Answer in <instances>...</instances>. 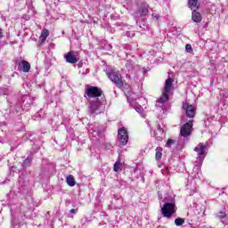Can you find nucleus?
<instances>
[{"instance_id":"17","label":"nucleus","mask_w":228,"mask_h":228,"mask_svg":"<svg viewBox=\"0 0 228 228\" xmlns=\"http://www.w3.org/2000/svg\"><path fill=\"white\" fill-rule=\"evenodd\" d=\"M90 134H93V136H98V138H102V136H104V132L101 129H91Z\"/></svg>"},{"instance_id":"28","label":"nucleus","mask_w":228,"mask_h":228,"mask_svg":"<svg viewBox=\"0 0 228 228\" xmlns=\"http://www.w3.org/2000/svg\"><path fill=\"white\" fill-rule=\"evenodd\" d=\"M12 225L13 228L20 227V224H17V223L15 222V219H12Z\"/></svg>"},{"instance_id":"10","label":"nucleus","mask_w":228,"mask_h":228,"mask_svg":"<svg viewBox=\"0 0 228 228\" xmlns=\"http://www.w3.org/2000/svg\"><path fill=\"white\" fill-rule=\"evenodd\" d=\"M138 12L141 17H145V15L149 13V4H147L146 2H142L141 4V6L139 7Z\"/></svg>"},{"instance_id":"13","label":"nucleus","mask_w":228,"mask_h":228,"mask_svg":"<svg viewBox=\"0 0 228 228\" xmlns=\"http://www.w3.org/2000/svg\"><path fill=\"white\" fill-rule=\"evenodd\" d=\"M19 67L22 72H28L31 69V65L29 62H28V61H21L19 63Z\"/></svg>"},{"instance_id":"21","label":"nucleus","mask_w":228,"mask_h":228,"mask_svg":"<svg viewBox=\"0 0 228 228\" xmlns=\"http://www.w3.org/2000/svg\"><path fill=\"white\" fill-rule=\"evenodd\" d=\"M134 108L135 111H137V113H140V115H142V117H145V115H143V108H142L140 104H135Z\"/></svg>"},{"instance_id":"27","label":"nucleus","mask_w":228,"mask_h":228,"mask_svg":"<svg viewBox=\"0 0 228 228\" xmlns=\"http://www.w3.org/2000/svg\"><path fill=\"white\" fill-rule=\"evenodd\" d=\"M185 51H186V53H191V51H192L191 45H186Z\"/></svg>"},{"instance_id":"23","label":"nucleus","mask_w":228,"mask_h":228,"mask_svg":"<svg viewBox=\"0 0 228 228\" xmlns=\"http://www.w3.org/2000/svg\"><path fill=\"white\" fill-rule=\"evenodd\" d=\"M175 225L177 226H181L183 225V224H184V219L181 218V217H178L175 220Z\"/></svg>"},{"instance_id":"29","label":"nucleus","mask_w":228,"mask_h":228,"mask_svg":"<svg viewBox=\"0 0 228 228\" xmlns=\"http://www.w3.org/2000/svg\"><path fill=\"white\" fill-rule=\"evenodd\" d=\"M19 184H20V186H22L24 184V177L23 176H20Z\"/></svg>"},{"instance_id":"15","label":"nucleus","mask_w":228,"mask_h":228,"mask_svg":"<svg viewBox=\"0 0 228 228\" xmlns=\"http://www.w3.org/2000/svg\"><path fill=\"white\" fill-rule=\"evenodd\" d=\"M187 190L190 191V195L197 193V182L191 181V183L187 184Z\"/></svg>"},{"instance_id":"19","label":"nucleus","mask_w":228,"mask_h":228,"mask_svg":"<svg viewBox=\"0 0 228 228\" xmlns=\"http://www.w3.org/2000/svg\"><path fill=\"white\" fill-rule=\"evenodd\" d=\"M126 70H128V72H130V70H133V69H134V62L131 60L126 61Z\"/></svg>"},{"instance_id":"37","label":"nucleus","mask_w":228,"mask_h":228,"mask_svg":"<svg viewBox=\"0 0 228 228\" xmlns=\"http://www.w3.org/2000/svg\"><path fill=\"white\" fill-rule=\"evenodd\" d=\"M26 99H28V96H25Z\"/></svg>"},{"instance_id":"31","label":"nucleus","mask_w":228,"mask_h":228,"mask_svg":"<svg viewBox=\"0 0 228 228\" xmlns=\"http://www.w3.org/2000/svg\"><path fill=\"white\" fill-rule=\"evenodd\" d=\"M76 211H77L76 209L72 208V209L69 210V213L71 215H76Z\"/></svg>"},{"instance_id":"11","label":"nucleus","mask_w":228,"mask_h":228,"mask_svg":"<svg viewBox=\"0 0 228 228\" xmlns=\"http://www.w3.org/2000/svg\"><path fill=\"white\" fill-rule=\"evenodd\" d=\"M67 63H77V58L75 52H69L65 55Z\"/></svg>"},{"instance_id":"34","label":"nucleus","mask_w":228,"mask_h":228,"mask_svg":"<svg viewBox=\"0 0 228 228\" xmlns=\"http://www.w3.org/2000/svg\"><path fill=\"white\" fill-rule=\"evenodd\" d=\"M140 28H142V29H145V28H147V25H143V27H142V25H140Z\"/></svg>"},{"instance_id":"33","label":"nucleus","mask_w":228,"mask_h":228,"mask_svg":"<svg viewBox=\"0 0 228 228\" xmlns=\"http://www.w3.org/2000/svg\"><path fill=\"white\" fill-rule=\"evenodd\" d=\"M0 38H3V29L0 28Z\"/></svg>"},{"instance_id":"16","label":"nucleus","mask_w":228,"mask_h":228,"mask_svg":"<svg viewBox=\"0 0 228 228\" xmlns=\"http://www.w3.org/2000/svg\"><path fill=\"white\" fill-rule=\"evenodd\" d=\"M47 37H49V30L48 29H44L41 33V36L39 37V40L41 44H45V40L47 39Z\"/></svg>"},{"instance_id":"22","label":"nucleus","mask_w":228,"mask_h":228,"mask_svg":"<svg viewBox=\"0 0 228 228\" xmlns=\"http://www.w3.org/2000/svg\"><path fill=\"white\" fill-rule=\"evenodd\" d=\"M31 161H33V158L31 156L28 157L22 163V167H29Z\"/></svg>"},{"instance_id":"3","label":"nucleus","mask_w":228,"mask_h":228,"mask_svg":"<svg viewBox=\"0 0 228 228\" xmlns=\"http://www.w3.org/2000/svg\"><path fill=\"white\" fill-rule=\"evenodd\" d=\"M206 149H208V146L202 142H200L199 145L194 148L195 152L198 153V157L196 165L193 167L192 172L191 173V179H200L202 177V172H200V166L204 161V158H206V155H204V152H206Z\"/></svg>"},{"instance_id":"35","label":"nucleus","mask_w":228,"mask_h":228,"mask_svg":"<svg viewBox=\"0 0 228 228\" xmlns=\"http://www.w3.org/2000/svg\"><path fill=\"white\" fill-rule=\"evenodd\" d=\"M158 195H159L160 200L163 199V198H161V192L160 191L158 192Z\"/></svg>"},{"instance_id":"4","label":"nucleus","mask_w":228,"mask_h":228,"mask_svg":"<svg viewBox=\"0 0 228 228\" xmlns=\"http://www.w3.org/2000/svg\"><path fill=\"white\" fill-rule=\"evenodd\" d=\"M191 133H193V120H190L185 123L180 129V140L178 143L180 145H184L186 142H188L190 136H191Z\"/></svg>"},{"instance_id":"7","label":"nucleus","mask_w":228,"mask_h":228,"mask_svg":"<svg viewBox=\"0 0 228 228\" xmlns=\"http://www.w3.org/2000/svg\"><path fill=\"white\" fill-rule=\"evenodd\" d=\"M118 142L119 145H127V142H129V133L124 126L118 131Z\"/></svg>"},{"instance_id":"18","label":"nucleus","mask_w":228,"mask_h":228,"mask_svg":"<svg viewBox=\"0 0 228 228\" xmlns=\"http://www.w3.org/2000/svg\"><path fill=\"white\" fill-rule=\"evenodd\" d=\"M66 183L69 186H76V179H74V176L72 175L67 176Z\"/></svg>"},{"instance_id":"9","label":"nucleus","mask_w":228,"mask_h":228,"mask_svg":"<svg viewBox=\"0 0 228 228\" xmlns=\"http://www.w3.org/2000/svg\"><path fill=\"white\" fill-rule=\"evenodd\" d=\"M155 138L161 142L165 138V130L161 128V125H157V129L155 130Z\"/></svg>"},{"instance_id":"32","label":"nucleus","mask_w":228,"mask_h":228,"mask_svg":"<svg viewBox=\"0 0 228 228\" xmlns=\"http://www.w3.org/2000/svg\"><path fill=\"white\" fill-rule=\"evenodd\" d=\"M126 37H134V34L131 35V33H129V32H126Z\"/></svg>"},{"instance_id":"8","label":"nucleus","mask_w":228,"mask_h":228,"mask_svg":"<svg viewBox=\"0 0 228 228\" xmlns=\"http://www.w3.org/2000/svg\"><path fill=\"white\" fill-rule=\"evenodd\" d=\"M183 110H184L186 116L189 118H193L195 117V107L188 102L183 103Z\"/></svg>"},{"instance_id":"36","label":"nucleus","mask_w":228,"mask_h":228,"mask_svg":"<svg viewBox=\"0 0 228 228\" xmlns=\"http://www.w3.org/2000/svg\"><path fill=\"white\" fill-rule=\"evenodd\" d=\"M23 104H26V100L23 101Z\"/></svg>"},{"instance_id":"24","label":"nucleus","mask_w":228,"mask_h":228,"mask_svg":"<svg viewBox=\"0 0 228 228\" xmlns=\"http://www.w3.org/2000/svg\"><path fill=\"white\" fill-rule=\"evenodd\" d=\"M163 156V154L161 153V148H157L156 149V159H159L161 157Z\"/></svg>"},{"instance_id":"5","label":"nucleus","mask_w":228,"mask_h":228,"mask_svg":"<svg viewBox=\"0 0 228 228\" xmlns=\"http://www.w3.org/2000/svg\"><path fill=\"white\" fill-rule=\"evenodd\" d=\"M173 85H174V80L171 77H167V79L165 82L162 96L157 101L160 108H163L165 102L168 101L170 97V92H172Z\"/></svg>"},{"instance_id":"6","label":"nucleus","mask_w":228,"mask_h":228,"mask_svg":"<svg viewBox=\"0 0 228 228\" xmlns=\"http://www.w3.org/2000/svg\"><path fill=\"white\" fill-rule=\"evenodd\" d=\"M107 76L111 82L114 83L118 88H122L124 86V81L122 80V75L119 72L115 70H110L107 72Z\"/></svg>"},{"instance_id":"1","label":"nucleus","mask_w":228,"mask_h":228,"mask_svg":"<svg viewBox=\"0 0 228 228\" xmlns=\"http://www.w3.org/2000/svg\"><path fill=\"white\" fill-rule=\"evenodd\" d=\"M86 94L89 99V113L90 115H99L102 113V104H104V98H102V89L97 86H87Z\"/></svg>"},{"instance_id":"26","label":"nucleus","mask_w":228,"mask_h":228,"mask_svg":"<svg viewBox=\"0 0 228 228\" xmlns=\"http://www.w3.org/2000/svg\"><path fill=\"white\" fill-rule=\"evenodd\" d=\"M118 170H120V162L117 161L114 164V172H118Z\"/></svg>"},{"instance_id":"14","label":"nucleus","mask_w":228,"mask_h":228,"mask_svg":"<svg viewBox=\"0 0 228 228\" xmlns=\"http://www.w3.org/2000/svg\"><path fill=\"white\" fill-rule=\"evenodd\" d=\"M216 217H217L219 220H221L222 224H224V225H227L228 217H227V214H225V212H224V211L218 212L217 214H216Z\"/></svg>"},{"instance_id":"20","label":"nucleus","mask_w":228,"mask_h":228,"mask_svg":"<svg viewBox=\"0 0 228 228\" xmlns=\"http://www.w3.org/2000/svg\"><path fill=\"white\" fill-rule=\"evenodd\" d=\"M198 4V0H189L188 1V4L190 6V8H191V10H193V8H196V10H199V5H197Z\"/></svg>"},{"instance_id":"2","label":"nucleus","mask_w":228,"mask_h":228,"mask_svg":"<svg viewBox=\"0 0 228 228\" xmlns=\"http://www.w3.org/2000/svg\"><path fill=\"white\" fill-rule=\"evenodd\" d=\"M160 211L165 218H172V216L177 212L175 205V197L171 194H165L162 202L159 203Z\"/></svg>"},{"instance_id":"25","label":"nucleus","mask_w":228,"mask_h":228,"mask_svg":"<svg viewBox=\"0 0 228 228\" xmlns=\"http://www.w3.org/2000/svg\"><path fill=\"white\" fill-rule=\"evenodd\" d=\"M175 143V141L174 139H168L166 144V147H172Z\"/></svg>"},{"instance_id":"12","label":"nucleus","mask_w":228,"mask_h":228,"mask_svg":"<svg viewBox=\"0 0 228 228\" xmlns=\"http://www.w3.org/2000/svg\"><path fill=\"white\" fill-rule=\"evenodd\" d=\"M191 20H193V22H197L199 24L202 22V14L197 12V10L193 9L192 14H191Z\"/></svg>"},{"instance_id":"30","label":"nucleus","mask_w":228,"mask_h":228,"mask_svg":"<svg viewBox=\"0 0 228 228\" xmlns=\"http://www.w3.org/2000/svg\"><path fill=\"white\" fill-rule=\"evenodd\" d=\"M152 18L155 19V20H158L159 19V14H152Z\"/></svg>"}]
</instances>
